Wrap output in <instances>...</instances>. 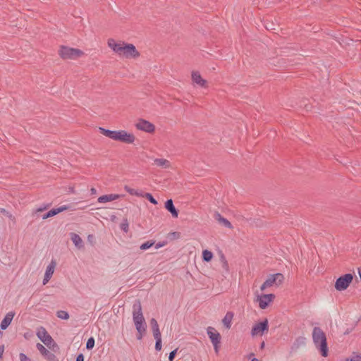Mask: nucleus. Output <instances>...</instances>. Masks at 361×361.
Segmentation results:
<instances>
[{"mask_svg": "<svg viewBox=\"0 0 361 361\" xmlns=\"http://www.w3.org/2000/svg\"><path fill=\"white\" fill-rule=\"evenodd\" d=\"M107 44L109 47L119 56L126 59H137L140 55L135 46L133 44H128L124 42H116L112 38L108 39Z\"/></svg>", "mask_w": 361, "mask_h": 361, "instance_id": "1", "label": "nucleus"}, {"mask_svg": "<svg viewBox=\"0 0 361 361\" xmlns=\"http://www.w3.org/2000/svg\"><path fill=\"white\" fill-rule=\"evenodd\" d=\"M99 132L114 140L120 141L126 144H132L135 140L133 133H128L126 130H110L104 128H99Z\"/></svg>", "mask_w": 361, "mask_h": 361, "instance_id": "2", "label": "nucleus"}, {"mask_svg": "<svg viewBox=\"0 0 361 361\" xmlns=\"http://www.w3.org/2000/svg\"><path fill=\"white\" fill-rule=\"evenodd\" d=\"M312 338L317 348H318L323 357L328 356V347L326 337L324 332L319 327H314L312 331Z\"/></svg>", "mask_w": 361, "mask_h": 361, "instance_id": "3", "label": "nucleus"}, {"mask_svg": "<svg viewBox=\"0 0 361 361\" xmlns=\"http://www.w3.org/2000/svg\"><path fill=\"white\" fill-rule=\"evenodd\" d=\"M133 319L136 327H147L142 311L141 302L139 300H136L133 306Z\"/></svg>", "mask_w": 361, "mask_h": 361, "instance_id": "4", "label": "nucleus"}, {"mask_svg": "<svg viewBox=\"0 0 361 361\" xmlns=\"http://www.w3.org/2000/svg\"><path fill=\"white\" fill-rule=\"evenodd\" d=\"M59 54L63 59H76L82 55L84 52L78 49L61 46L59 50Z\"/></svg>", "mask_w": 361, "mask_h": 361, "instance_id": "5", "label": "nucleus"}, {"mask_svg": "<svg viewBox=\"0 0 361 361\" xmlns=\"http://www.w3.org/2000/svg\"><path fill=\"white\" fill-rule=\"evenodd\" d=\"M284 281V276L281 273L271 274L268 279L262 283L260 287L261 290H264L267 288L274 285L280 286Z\"/></svg>", "mask_w": 361, "mask_h": 361, "instance_id": "6", "label": "nucleus"}, {"mask_svg": "<svg viewBox=\"0 0 361 361\" xmlns=\"http://www.w3.org/2000/svg\"><path fill=\"white\" fill-rule=\"evenodd\" d=\"M207 335L214 346V351L216 354L219 353L221 336L220 334L212 326H209L207 329Z\"/></svg>", "mask_w": 361, "mask_h": 361, "instance_id": "7", "label": "nucleus"}, {"mask_svg": "<svg viewBox=\"0 0 361 361\" xmlns=\"http://www.w3.org/2000/svg\"><path fill=\"white\" fill-rule=\"evenodd\" d=\"M353 280L352 274H345L338 277L335 283V288L338 291L346 290Z\"/></svg>", "mask_w": 361, "mask_h": 361, "instance_id": "8", "label": "nucleus"}, {"mask_svg": "<svg viewBox=\"0 0 361 361\" xmlns=\"http://www.w3.org/2000/svg\"><path fill=\"white\" fill-rule=\"evenodd\" d=\"M269 331L268 320L265 319L264 321L254 325L252 328L251 334L252 336L257 335H263Z\"/></svg>", "mask_w": 361, "mask_h": 361, "instance_id": "9", "label": "nucleus"}, {"mask_svg": "<svg viewBox=\"0 0 361 361\" xmlns=\"http://www.w3.org/2000/svg\"><path fill=\"white\" fill-rule=\"evenodd\" d=\"M135 127L137 130L148 133H152L155 131V126L153 123L149 121L140 118L135 124Z\"/></svg>", "mask_w": 361, "mask_h": 361, "instance_id": "10", "label": "nucleus"}, {"mask_svg": "<svg viewBox=\"0 0 361 361\" xmlns=\"http://www.w3.org/2000/svg\"><path fill=\"white\" fill-rule=\"evenodd\" d=\"M37 336L39 338V340L47 346L49 347L52 343H54V345H56V344L54 341V339L48 334L45 328L42 326L40 327L37 332Z\"/></svg>", "mask_w": 361, "mask_h": 361, "instance_id": "11", "label": "nucleus"}, {"mask_svg": "<svg viewBox=\"0 0 361 361\" xmlns=\"http://www.w3.org/2000/svg\"><path fill=\"white\" fill-rule=\"evenodd\" d=\"M36 348L47 361H59L56 356L48 350L42 344L37 343Z\"/></svg>", "mask_w": 361, "mask_h": 361, "instance_id": "12", "label": "nucleus"}, {"mask_svg": "<svg viewBox=\"0 0 361 361\" xmlns=\"http://www.w3.org/2000/svg\"><path fill=\"white\" fill-rule=\"evenodd\" d=\"M274 298L275 295L272 293L262 295L258 299L259 307L262 310L266 309Z\"/></svg>", "mask_w": 361, "mask_h": 361, "instance_id": "13", "label": "nucleus"}, {"mask_svg": "<svg viewBox=\"0 0 361 361\" xmlns=\"http://www.w3.org/2000/svg\"><path fill=\"white\" fill-rule=\"evenodd\" d=\"M191 78L193 83L201 87H207V82L206 80L203 79L198 71H192L191 74Z\"/></svg>", "mask_w": 361, "mask_h": 361, "instance_id": "14", "label": "nucleus"}, {"mask_svg": "<svg viewBox=\"0 0 361 361\" xmlns=\"http://www.w3.org/2000/svg\"><path fill=\"white\" fill-rule=\"evenodd\" d=\"M55 267H56V262L54 261H51V263L47 266V267L46 269L45 274H44V279H43L44 285L47 283L48 281L51 279V278L54 274Z\"/></svg>", "mask_w": 361, "mask_h": 361, "instance_id": "15", "label": "nucleus"}, {"mask_svg": "<svg viewBox=\"0 0 361 361\" xmlns=\"http://www.w3.org/2000/svg\"><path fill=\"white\" fill-rule=\"evenodd\" d=\"M68 209H69V207L66 206V205H63V206H61L58 208L51 209L48 212H47L46 214H44V216H42V219H47L49 217H51V216H54L58 214L59 213H60L61 212L67 210Z\"/></svg>", "mask_w": 361, "mask_h": 361, "instance_id": "16", "label": "nucleus"}, {"mask_svg": "<svg viewBox=\"0 0 361 361\" xmlns=\"http://www.w3.org/2000/svg\"><path fill=\"white\" fill-rule=\"evenodd\" d=\"M15 313L13 312H8L1 322L0 327L2 330H5L11 323Z\"/></svg>", "mask_w": 361, "mask_h": 361, "instance_id": "17", "label": "nucleus"}, {"mask_svg": "<svg viewBox=\"0 0 361 361\" xmlns=\"http://www.w3.org/2000/svg\"><path fill=\"white\" fill-rule=\"evenodd\" d=\"M165 208L171 214L172 216L177 218L178 216V210L175 207L173 202L171 199L167 200L165 202Z\"/></svg>", "mask_w": 361, "mask_h": 361, "instance_id": "18", "label": "nucleus"}, {"mask_svg": "<svg viewBox=\"0 0 361 361\" xmlns=\"http://www.w3.org/2000/svg\"><path fill=\"white\" fill-rule=\"evenodd\" d=\"M121 197L120 195L118 194H109L100 196L97 201L99 203H106L108 202L114 201L118 200Z\"/></svg>", "mask_w": 361, "mask_h": 361, "instance_id": "19", "label": "nucleus"}, {"mask_svg": "<svg viewBox=\"0 0 361 361\" xmlns=\"http://www.w3.org/2000/svg\"><path fill=\"white\" fill-rule=\"evenodd\" d=\"M214 218L220 224H223L225 227H226L228 228H233L231 223L228 219H226V218L223 217L219 212H216L214 214Z\"/></svg>", "mask_w": 361, "mask_h": 361, "instance_id": "20", "label": "nucleus"}, {"mask_svg": "<svg viewBox=\"0 0 361 361\" xmlns=\"http://www.w3.org/2000/svg\"><path fill=\"white\" fill-rule=\"evenodd\" d=\"M71 239L73 241V244L75 245V247H77L78 248L83 247V242L79 235L75 233H71Z\"/></svg>", "mask_w": 361, "mask_h": 361, "instance_id": "21", "label": "nucleus"}, {"mask_svg": "<svg viewBox=\"0 0 361 361\" xmlns=\"http://www.w3.org/2000/svg\"><path fill=\"white\" fill-rule=\"evenodd\" d=\"M233 317V313L232 312H228L224 319H222V322L226 329H230L231 326V322Z\"/></svg>", "mask_w": 361, "mask_h": 361, "instance_id": "22", "label": "nucleus"}, {"mask_svg": "<svg viewBox=\"0 0 361 361\" xmlns=\"http://www.w3.org/2000/svg\"><path fill=\"white\" fill-rule=\"evenodd\" d=\"M154 163L157 166H160L164 169H168L171 166L170 161L165 159H155Z\"/></svg>", "mask_w": 361, "mask_h": 361, "instance_id": "23", "label": "nucleus"}, {"mask_svg": "<svg viewBox=\"0 0 361 361\" xmlns=\"http://www.w3.org/2000/svg\"><path fill=\"white\" fill-rule=\"evenodd\" d=\"M150 325H151V327H152V333H153V336H159V335H161V332H160V330H159V324L157 323V321L154 319V318H152L150 320Z\"/></svg>", "mask_w": 361, "mask_h": 361, "instance_id": "24", "label": "nucleus"}, {"mask_svg": "<svg viewBox=\"0 0 361 361\" xmlns=\"http://www.w3.org/2000/svg\"><path fill=\"white\" fill-rule=\"evenodd\" d=\"M213 257V254L211 251L208 250H204L202 252V259L204 262H209L212 260Z\"/></svg>", "mask_w": 361, "mask_h": 361, "instance_id": "25", "label": "nucleus"}, {"mask_svg": "<svg viewBox=\"0 0 361 361\" xmlns=\"http://www.w3.org/2000/svg\"><path fill=\"white\" fill-rule=\"evenodd\" d=\"M0 213L8 218L13 224H16V218L11 212L6 210L4 208H0Z\"/></svg>", "mask_w": 361, "mask_h": 361, "instance_id": "26", "label": "nucleus"}, {"mask_svg": "<svg viewBox=\"0 0 361 361\" xmlns=\"http://www.w3.org/2000/svg\"><path fill=\"white\" fill-rule=\"evenodd\" d=\"M125 190L131 195H135L137 197H141L142 195V192H139L138 190L131 188L127 185L125 186Z\"/></svg>", "mask_w": 361, "mask_h": 361, "instance_id": "27", "label": "nucleus"}, {"mask_svg": "<svg viewBox=\"0 0 361 361\" xmlns=\"http://www.w3.org/2000/svg\"><path fill=\"white\" fill-rule=\"evenodd\" d=\"M141 197L146 198L147 200H149L152 204L154 205L158 204L157 201L154 199V197L152 196L151 193L142 192V195Z\"/></svg>", "mask_w": 361, "mask_h": 361, "instance_id": "28", "label": "nucleus"}, {"mask_svg": "<svg viewBox=\"0 0 361 361\" xmlns=\"http://www.w3.org/2000/svg\"><path fill=\"white\" fill-rule=\"evenodd\" d=\"M146 329H147V327H144V326H142L140 328L136 327V330L137 331V340H141L142 338V337L144 336V335L146 333Z\"/></svg>", "mask_w": 361, "mask_h": 361, "instance_id": "29", "label": "nucleus"}, {"mask_svg": "<svg viewBox=\"0 0 361 361\" xmlns=\"http://www.w3.org/2000/svg\"><path fill=\"white\" fill-rule=\"evenodd\" d=\"M155 340H156V343H155V350H157V351H160L161 350V335H159V336H154Z\"/></svg>", "mask_w": 361, "mask_h": 361, "instance_id": "30", "label": "nucleus"}, {"mask_svg": "<svg viewBox=\"0 0 361 361\" xmlns=\"http://www.w3.org/2000/svg\"><path fill=\"white\" fill-rule=\"evenodd\" d=\"M56 316L62 319H68L69 318V314L68 313V312L64 310H59L56 312Z\"/></svg>", "mask_w": 361, "mask_h": 361, "instance_id": "31", "label": "nucleus"}, {"mask_svg": "<svg viewBox=\"0 0 361 361\" xmlns=\"http://www.w3.org/2000/svg\"><path fill=\"white\" fill-rule=\"evenodd\" d=\"M154 244V241H153V240H148V241L142 243L140 245V248L142 250H145L147 249L150 248L152 246H153Z\"/></svg>", "mask_w": 361, "mask_h": 361, "instance_id": "32", "label": "nucleus"}, {"mask_svg": "<svg viewBox=\"0 0 361 361\" xmlns=\"http://www.w3.org/2000/svg\"><path fill=\"white\" fill-rule=\"evenodd\" d=\"M95 341L93 337H90L88 338L86 343V348L87 350H92L94 346Z\"/></svg>", "mask_w": 361, "mask_h": 361, "instance_id": "33", "label": "nucleus"}, {"mask_svg": "<svg viewBox=\"0 0 361 361\" xmlns=\"http://www.w3.org/2000/svg\"><path fill=\"white\" fill-rule=\"evenodd\" d=\"M121 228L125 231L128 232V220L126 219L123 220V221L121 224Z\"/></svg>", "mask_w": 361, "mask_h": 361, "instance_id": "34", "label": "nucleus"}, {"mask_svg": "<svg viewBox=\"0 0 361 361\" xmlns=\"http://www.w3.org/2000/svg\"><path fill=\"white\" fill-rule=\"evenodd\" d=\"M177 351H178V348H176L175 350H173V351H171L169 353V361H173V360H174V358L176 357V355L177 353Z\"/></svg>", "mask_w": 361, "mask_h": 361, "instance_id": "35", "label": "nucleus"}, {"mask_svg": "<svg viewBox=\"0 0 361 361\" xmlns=\"http://www.w3.org/2000/svg\"><path fill=\"white\" fill-rule=\"evenodd\" d=\"M19 358L20 361H32L30 357L23 353L19 354Z\"/></svg>", "mask_w": 361, "mask_h": 361, "instance_id": "36", "label": "nucleus"}, {"mask_svg": "<svg viewBox=\"0 0 361 361\" xmlns=\"http://www.w3.org/2000/svg\"><path fill=\"white\" fill-rule=\"evenodd\" d=\"M349 361H361V356L359 355H356L353 357L350 358Z\"/></svg>", "mask_w": 361, "mask_h": 361, "instance_id": "37", "label": "nucleus"}, {"mask_svg": "<svg viewBox=\"0 0 361 361\" xmlns=\"http://www.w3.org/2000/svg\"><path fill=\"white\" fill-rule=\"evenodd\" d=\"M165 245H166V241L159 242L158 243L156 244L155 248L156 249H159V248H160L161 247H164Z\"/></svg>", "mask_w": 361, "mask_h": 361, "instance_id": "38", "label": "nucleus"}, {"mask_svg": "<svg viewBox=\"0 0 361 361\" xmlns=\"http://www.w3.org/2000/svg\"><path fill=\"white\" fill-rule=\"evenodd\" d=\"M75 361H84V355L83 354L80 353L77 355L76 360Z\"/></svg>", "mask_w": 361, "mask_h": 361, "instance_id": "39", "label": "nucleus"}, {"mask_svg": "<svg viewBox=\"0 0 361 361\" xmlns=\"http://www.w3.org/2000/svg\"><path fill=\"white\" fill-rule=\"evenodd\" d=\"M222 264H223V265H222L223 268H224L226 271H228V267H228V262H227V261H225V262H224V263H222Z\"/></svg>", "mask_w": 361, "mask_h": 361, "instance_id": "40", "label": "nucleus"}, {"mask_svg": "<svg viewBox=\"0 0 361 361\" xmlns=\"http://www.w3.org/2000/svg\"><path fill=\"white\" fill-rule=\"evenodd\" d=\"M171 235H172L175 238H178L180 237V233L178 232H172Z\"/></svg>", "mask_w": 361, "mask_h": 361, "instance_id": "41", "label": "nucleus"}, {"mask_svg": "<svg viewBox=\"0 0 361 361\" xmlns=\"http://www.w3.org/2000/svg\"><path fill=\"white\" fill-rule=\"evenodd\" d=\"M4 345H1L0 346V358H1V357L3 355V353H4Z\"/></svg>", "mask_w": 361, "mask_h": 361, "instance_id": "42", "label": "nucleus"}, {"mask_svg": "<svg viewBox=\"0 0 361 361\" xmlns=\"http://www.w3.org/2000/svg\"><path fill=\"white\" fill-rule=\"evenodd\" d=\"M221 261L222 262V263H224V262H225V261H227L224 255H221Z\"/></svg>", "mask_w": 361, "mask_h": 361, "instance_id": "43", "label": "nucleus"}, {"mask_svg": "<svg viewBox=\"0 0 361 361\" xmlns=\"http://www.w3.org/2000/svg\"><path fill=\"white\" fill-rule=\"evenodd\" d=\"M47 209V207H44V208H39V209H37V211H36V212H40L44 211V209Z\"/></svg>", "mask_w": 361, "mask_h": 361, "instance_id": "44", "label": "nucleus"}, {"mask_svg": "<svg viewBox=\"0 0 361 361\" xmlns=\"http://www.w3.org/2000/svg\"><path fill=\"white\" fill-rule=\"evenodd\" d=\"M91 192H92V194H95V193L97 192L96 189H95V188H92L91 189Z\"/></svg>", "mask_w": 361, "mask_h": 361, "instance_id": "45", "label": "nucleus"}, {"mask_svg": "<svg viewBox=\"0 0 361 361\" xmlns=\"http://www.w3.org/2000/svg\"><path fill=\"white\" fill-rule=\"evenodd\" d=\"M264 347V342H262L261 343V348H263Z\"/></svg>", "mask_w": 361, "mask_h": 361, "instance_id": "46", "label": "nucleus"}, {"mask_svg": "<svg viewBox=\"0 0 361 361\" xmlns=\"http://www.w3.org/2000/svg\"><path fill=\"white\" fill-rule=\"evenodd\" d=\"M358 273H359V275H360V279H361V269H359Z\"/></svg>", "mask_w": 361, "mask_h": 361, "instance_id": "47", "label": "nucleus"}, {"mask_svg": "<svg viewBox=\"0 0 361 361\" xmlns=\"http://www.w3.org/2000/svg\"><path fill=\"white\" fill-rule=\"evenodd\" d=\"M251 361H259V360H258V359H257V358H253V359H252V360H251Z\"/></svg>", "mask_w": 361, "mask_h": 361, "instance_id": "48", "label": "nucleus"}, {"mask_svg": "<svg viewBox=\"0 0 361 361\" xmlns=\"http://www.w3.org/2000/svg\"><path fill=\"white\" fill-rule=\"evenodd\" d=\"M115 218H116V216H111V219H112V220H114Z\"/></svg>", "mask_w": 361, "mask_h": 361, "instance_id": "49", "label": "nucleus"}, {"mask_svg": "<svg viewBox=\"0 0 361 361\" xmlns=\"http://www.w3.org/2000/svg\"><path fill=\"white\" fill-rule=\"evenodd\" d=\"M0 334H1V332L0 331Z\"/></svg>", "mask_w": 361, "mask_h": 361, "instance_id": "50", "label": "nucleus"}]
</instances>
